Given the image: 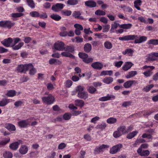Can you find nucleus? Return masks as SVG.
<instances>
[{
    "label": "nucleus",
    "instance_id": "obj_1",
    "mask_svg": "<svg viewBox=\"0 0 158 158\" xmlns=\"http://www.w3.org/2000/svg\"><path fill=\"white\" fill-rule=\"evenodd\" d=\"M138 36L137 35H128L123 37H119L118 39L122 41H128L130 40H134L135 44H139L146 41L147 39V37L142 36H140L139 39Z\"/></svg>",
    "mask_w": 158,
    "mask_h": 158
},
{
    "label": "nucleus",
    "instance_id": "obj_2",
    "mask_svg": "<svg viewBox=\"0 0 158 158\" xmlns=\"http://www.w3.org/2000/svg\"><path fill=\"white\" fill-rule=\"evenodd\" d=\"M74 47L73 45H67L64 46V50L65 52H62L61 54L63 56L74 59L75 58V56L71 53H73L74 52Z\"/></svg>",
    "mask_w": 158,
    "mask_h": 158
},
{
    "label": "nucleus",
    "instance_id": "obj_3",
    "mask_svg": "<svg viewBox=\"0 0 158 158\" xmlns=\"http://www.w3.org/2000/svg\"><path fill=\"white\" fill-rule=\"evenodd\" d=\"M30 15L34 18H40L41 19H45L48 18V16L45 12H42L40 14L38 12L33 11L30 13Z\"/></svg>",
    "mask_w": 158,
    "mask_h": 158
},
{
    "label": "nucleus",
    "instance_id": "obj_4",
    "mask_svg": "<svg viewBox=\"0 0 158 158\" xmlns=\"http://www.w3.org/2000/svg\"><path fill=\"white\" fill-rule=\"evenodd\" d=\"M30 66H32V64L31 63L24 65L19 64L17 67L16 70L18 73H25L28 70V68Z\"/></svg>",
    "mask_w": 158,
    "mask_h": 158
},
{
    "label": "nucleus",
    "instance_id": "obj_5",
    "mask_svg": "<svg viewBox=\"0 0 158 158\" xmlns=\"http://www.w3.org/2000/svg\"><path fill=\"white\" fill-rule=\"evenodd\" d=\"M15 24L14 22H12L9 20L0 21V27L3 28H7L10 29Z\"/></svg>",
    "mask_w": 158,
    "mask_h": 158
},
{
    "label": "nucleus",
    "instance_id": "obj_6",
    "mask_svg": "<svg viewBox=\"0 0 158 158\" xmlns=\"http://www.w3.org/2000/svg\"><path fill=\"white\" fill-rule=\"evenodd\" d=\"M43 102L48 104L53 103L55 101L54 97L51 94H49L47 97H44L42 98Z\"/></svg>",
    "mask_w": 158,
    "mask_h": 158
},
{
    "label": "nucleus",
    "instance_id": "obj_7",
    "mask_svg": "<svg viewBox=\"0 0 158 158\" xmlns=\"http://www.w3.org/2000/svg\"><path fill=\"white\" fill-rule=\"evenodd\" d=\"M65 45V44L63 42L58 41L54 44L53 48L56 50L63 51L64 50Z\"/></svg>",
    "mask_w": 158,
    "mask_h": 158
},
{
    "label": "nucleus",
    "instance_id": "obj_8",
    "mask_svg": "<svg viewBox=\"0 0 158 158\" xmlns=\"http://www.w3.org/2000/svg\"><path fill=\"white\" fill-rule=\"evenodd\" d=\"M30 119H27L21 120L18 122V126L21 128H26L30 126Z\"/></svg>",
    "mask_w": 158,
    "mask_h": 158
},
{
    "label": "nucleus",
    "instance_id": "obj_9",
    "mask_svg": "<svg viewBox=\"0 0 158 158\" xmlns=\"http://www.w3.org/2000/svg\"><path fill=\"white\" fill-rule=\"evenodd\" d=\"M122 144L119 143L112 147L110 150V152L111 154H114L119 151L122 148Z\"/></svg>",
    "mask_w": 158,
    "mask_h": 158
},
{
    "label": "nucleus",
    "instance_id": "obj_10",
    "mask_svg": "<svg viewBox=\"0 0 158 158\" xmlns=\"http://www.w3.org/2000/svg\"><path fill=\"white\" fill-rule=\"evenodd\" d=\"M64 6L63 3H57L52 6V10L55 12H58L62 9Z\"/></svg>",
    "mask_w": 158,
    "mask_h": 158
},
{
    "label": "nucleus",
    "instance_id": "obj_11",
    "mask_svg": "<svg viewBox=\"0 0 158 158\" xmlns=\"http://www.w3.org/2000/svg\"><path fill=\"white\" fill-rule=\"evenodd\" d=\"M143 69H150L147 71L143 72V74L145 76L148 77H150L152 74L151 71L155 69V67L153 66L145 65L142 68Z\"/></svg>",
    "mask_w": 158,
    "mask_h": 158
},
{
    "label": "nucleus",
    "instance_id": "obj_12",
    "mask_svg": "<svg viewBox=\"0 0 158 158\" xmlns=\"http://www.w3.org/2000/svg\"><path fill=\"white\" fill-rule=\"evenodd\" d=\"M158 57V52H152L148 54L146 58L148 61H154L156 59V57Z\"/></svg>",
    "mask_w": 158,
    "mask_h": 158
},
{
    "label": "nucleus",
    "instance_id": "obj_13",
    "mask_svg": "<svg viewBox=\"0 0 158 158\" xmlns=\"http://www.w3.org/2000/svg\"><path fill=\"white\" fill-rule=\"evenodd\" d=\"M117 131H115L113 133V136L117 138L120 137L122 134L127 132L126 129H117Z\"/></svg>",
    "mask_w": 158,
    "mask_h": 158
},
{
    "label": "nucleus",
    "instance_id": "obj_14",
    "mask_svg": "<svg viewBox=\"0 0 158 158\" xmlns=\"http://www.w3.org/2000/svg\"><path fill=\"white\" fill-rule=\"evenodd\" d=\"M13 40L11 38L9 37L7 39H5L1 42V43L4 46L7 47L10 46L11 44L12 43Z\"/></svg>",
    "mask_w": 158,
    "mask_h": 158
},
{
    "label": "nucleus",
    "instance_id": "obj_15",
    "mask_svg": "<svg viewBox=\"0 0 158 158\" xmlns=\"http://www.w3.org/2000/svg\"><path fill=\"white\" fill-rule=\"evenodd\" d=\"M115 98V97L112 94H107L106 96H104L98 99L99 100L101 101H106L114 99Z\"/></svg>",
    "mask_w": 158,
    "mask_h": 158
},
{
    "label": "nucleus",
    "instance_id": "obj_16",
    "mask_svg": "<svg viewBox=\"0 0 158 158\" xmlns=\"http://www.w3.org/2000/svg\"><path fill=\"white\" fill-rule=\"evenodd\" d=\"M91 66L95 69L100 70L102 69L103 65L101 63L96 62L92 64Z\"/></svg>",
    "mask_w": 158,
    "mask_h": 158
},
{
    "label": "nucleus",
    "instance_id": "obj_17",
    "mask_svg": "<svg viewBox=\"0 0 158 158\" xmlns=\"http://www.w3.org/2000/svg\"><path fill=\"white\" fill-rule=\"evenodd\" d=\"M85 5L90 8H94L96 6V2L92 0H89L85 1Z\"/></svg>",
    "mask_w": 158,
    "mask_h": 158
},
{
    "label": "nucleus",
    "instance_id": "obj_18",
    "mask_svg": "<svg viewBox=\"0 0 158 158\" xmlns=\"http://www.w3.org/2000/svg\"><path fill=\"white\" fill-rule=\"evenodd\" d=\"M137 83V82L135 81L129 80L125 82L123 84V86L126 88H128L131 87L133 84Z\"/></svg>",
    "mask_w": 158,
    "mask_h": 158
},
{
    "label": "nucleus",
    "instance_id": "obj_19",
    "mask_svg": "<svg viewBox=\"0 0 158 158\" xmlns=\"http://www.w3.org/2000/svg\"><path fill=\"white\" fill-rule=\"evenodd\" d=\"M88 96V93L86 91H84L81 93L78 92L77 93V96L78 98L84 100L87 98Z\"/></svg>",
    "mask_w": 158,
    "mask_h": 158
},
{
    "label": "nucleus",
    "instance_id": "obj_20",
    "mask_svg": "<svg viewBox=\"0 0 158 158\" xmlns=\"http://www.w3.org/2000/svg\"><path fill=\"white\" fill-rule=\"evenodd\" d=\"M81 13L80 11H74L72 14L73 17H74L75 18L83 20L84 18L83 16H81Z\"/></svg>",
    "mask_w": 158,
    "mask_h": 158
},
{
    "label": "nucleus",
    "instance_id": "obj_21",
    "mask_svg": "<svg viewBox=\"0 0 158 158\" xmlns=\"http://www.w3.org/2000/svg\"><path fill=\"white\" fill-rule=\"evenodd\" d=\"M134 64L131 62H127L122 67V69L125 71L129 69Z\"/></svg>",
    "mask_w": 158,
    "mask_h": 158
},
{
    "label": "nucleus",
    "instance_id": "obj_22",
    "mask_svg": "<svg viewBox=\"0 0 158 158\" xmlns=\"http://www.w3.org/2000/svg\"><path fill=\"white\" fill-rule=\"evenodd\" d=\"M22 141L21 140H19L18 142H15L11 144L9 147L12 150H15L18 148L19 145L21 143Z\"/></svg>",
    "mask_w": 158,
    "mask_h": 158
},
{
    "label": "nucleus",
    "instance_id": "obj_23",
    "mask_svg": "<svg viewBox=\"0 0 158 158\" xmlns=\"http://www.w3.org/2000/svg\"><path fill=\"white\" fill-rule=\"evenodd\" d=\"M13 101L14 100L11 99L3 98L2 101H0V106H4L9 102Z\"/></svg>",
    "mask_w": 158,
    "mask_h": 158
},
{
    "label": "nucleus",
    "instance_id": "obj_24",
    "mask_svg": "<svg viewBox=\"0 0 158 158\" xmlns=\"http://www.w3.org/2000/svg\"><path fill=\"white\" fill-rule=\"evenodd\" d=\"M28 149L27 147L25 145H22L19 149V152L22 154H25L27 152Z\"/></svg>",
    "mask_w": 158,
    "mask_h": 158
},
{
    "label": "nucleus",
    "instance_id": "obj_25",
    "mask_svg": "<svg viewBox=\"0 0 158 158\" xmlns=\"http://www.w3.org/2000/svg\"><path fill=\"white\" fill-rule=\"evenodd\" d=\"M92 49L91 44L89 43L85 44L84 47V50L85 52L86 53L89 52Z\"/></svg>",
    "mask_w": 158,
    "mask_h": 158
},
{
    "label": "nucleus",
    "instance_id": "obj_26",
    "mask_svg": "<svg viewBox=\"0 0 158 158\" xmlns=\"http://www.w3.org/2000/svg\"><path fill=\"white\" fill-rule=\"evenodd\" d=\"M137 72L135 71H131L129 72L126 75L125 77L127 78L133 77L137 75Z\"/></svg>",
    "mask_w": 158,
    "mask_h": 158
},
{
    "label": "nucleus",
    "instance_id": "obj_27",
    "mask_svg": "<svg viewBox=\"0 0 158 158\" xmlns=\"http://www.w3.org/2000/svg\"><path fill=\"white\" fill-rule=\"evenodd\" d=\"M113 81V78L110 77H106L102 80V81L103 82L109 84L111 83Z\"/></svg>",
    "mask_w": 158,
    "mask_h": 158
},
{
    "label": "nucleus",
    "instance_id": "obj_28",
    "mask_svg": "<svg viewBox=\"0 0 158 158\" xmlns=\"http://www.w3.org/2000/svg\"><path fill=\"white\" fill-rule=\"evenodd\" d=\"M24 44L23 42H21L17 45L13 44L11 46V47H12V48L13 50H16L20 49L23 45Z\"/></svg>",
    "mask_w": 158,
    "mask_h": 158
},
{
    "label": "nucleus",
    "instance_id": "obj_29",
    "mask_svg": "<svg viewBox=\"0 0 158 158\" xmlns=\"http://www.w3.org/2000/svg\"><path fill=\"white\" fill-rule=\"evenodd\" d=\"M16 95V92L15 90H10L8 91L6 95L9 97H12Z\"/></svg>",
    "mask_w": 158,
    "mask_h": 158
},
{
    "label": "nucleus",
    "instance_id": "obj_30",
    "mask_svg": "<svg viewBox=\"0 0 158 158\" xmlns=\"http://www.w3.org/2000/svg\"><path fill=\"white\" fill-rule=\"evenodd\" d=\"M138 133V132L136 131L130 132L127 135V138L129 139H131L136 135Z\"/></svg>",
    "mask_w": 158,
    "mask_h": 158
},
{
    "label": "nucleus",
    "instance_id": "obj_31",
    "mask_svg": "<svg viewBox=\"0 0 158 158\" xmlns=\"http://www.w3.org/2000/svg\"><path fill=\"white\" fill-rule=\"evenodd\" d=\"M75 104L78 106L82 107L85 103L82 100L77 99L75 101Z\"/></svg>",
    "mask_w": 158,
    "mask_h": 158
},
{
    "label": "nucleus",
    "instance_id": "obj_32",
    "mask_svg": "<svg viewBox=\"0 0 158 158\" xmlns=\"http://www.w3.org/2000/svg\"><path fill=\"white\" fill-rule=\"evenodd\" d=\"M142 1L141 0H136L134 2V5L135 8L138 10H140L141 9L139 6L141 5Z\"/></svg>",
    "mask_w": 158,
    "mask_h": 158
},
{
    "label": "nucleus",
    "instance_id": "obj_33",
    "mask_svg": "<svg viewBox=\"0 0 158 158\" xmlns=\"http://www.w3.org/2000/svg\"><path fill=\"white\" fill-rule=\"evenodd\" d=\"M50 17L56 21H59L61 19L60 16L57 14H52L50 16Z\"/></svg>",
    "mask_w": 158,
    "mask_h": 158
},
{
    "label": "nucleus",
    "instance_id": "obj_34",
    "mask_svg": "<svg viewBox=\"0 0 158 158\" xmlns=\"http://www.w3.org/2000/svg\"><path fill=\"white\" fill-rule=\"evenodd\" d=\"M132 24L131 23L120 24V28L123 29H130L132 27Z\"/></svg>",
    "mask_w": 158,
    "mask_h": 158
},
{
    "label": "nucleus",
    "instance_id": "obj_35",
    "mask_svg": "<svg viewBox=\"0 0 158 158\" xmlns=\"http://www.w3.org/2000/svg\"><path fill=\"white\" fill-rule=\"evenodd\" d=\"M154 86L153 84L148 85L145 86L143 89V91L145 92H147L150 91L151 89Z\"/></svg>",
    "mask_w": 158,
    "mask_h": 158
},
{
    "label": "nucleus",
    "instance_id": "obj_36",
    "mask_svg": "<svg viewBox=\"0 0 158 158\" xmlns=\"http://www.w3.org/2000/svg\"><path fill=\"white\" fill-rule=\"evenodd\" d=\"M79 1V0H68L67 3L70 5L74 6L77 4Z\"/></svg>",
    "mask_w": 158,
    "mask_h": 158
},
{
    "label": "nucleus",
    "instance_id": "obj_37",
    "mask_svg": "<svg viewBox=\"0 0 158 158\" xmlns=\"http://www.w3.org/2000/svg\"><path fill=\"white\" fill-rule=\"evenodd\" d=\"M147 44L148 45H158V39L150 40L148 41Z\"/></svg>",
    "mask_w": 158,
    "mask_h": 158
},
{
    "label": "nucleus",
    "instance_id": "obj_38",
    "mask_svg": "<svg viewBox=\"0 0 158 158\" xmlns=\"http://www.w3.org/2000/svg\"><path fill=\"white\" fill-rule=\"evenodd\" d=\"M28 5L31 8L33 9L35 7V4L33 0H26Z\"/></svg>",
    "mask_w": 158,
    "mask_h": 158
},
{
    "label": "nucleus",
    "instance_id": "obj_39",
    "mask_svg": "<svg viewBox=\"0 0 158 158\" xmlns=\"http://www.w3.org/2000/svg\"><path fill=\"white\" fill-rule=\"evenodd\" d=\"M104 44L105 47L107 49H110L112 48L113 47L112 44L109 41L105 42Z\"/></svg>",
    "mask_w": 158,
    "mask_h": 158
},
{
    "label": "nucleus",
    "instance_id": "obj_40",
    "mask_svg": "<svg viewBox=\"0 0 158 158\" xmlns=\"http://www.w3.org/2000/svg\"><path fill=\"white\" fill-rule=\"evenodd\" d=\"M117 119L114 117H110L106 120V122L110 124H114L117 122Z\"/></svg>",
    "mask_w": 158,
    "mask_h": 158
},
{
    "label": "nucleus",
    "instance_id": "obj_41",
    "mask_svg": "<svg viewBox=\"0 0 158 158\" xmlns=\"http://www.w3.org/2000/svg\"><path fill=\"white\" fill-rule=\"evenodd\" d=\"M134 52L131 49H127L122 52L123 54L125 55L127 54L129 56H132Z\"/></svg>",
    "mask_w": 158,
    "mask_h": 158
},
{
    "label": "nucleus",
    "instance_id": "obj_42",
    "mask_svg": "<svg viewBox=\"0 0 158 158\" xmlns=\"http://www.w3.org/2000/svg\"><path fill=\"white\" fill-rule=\"evenodd\" d=\"M120 24L117 23L116 22H114L113 24L111 25V28L110 31L112 32V30H114L115 29H116L118 27L120 28Z\"/></svg>",
    "mask_w": 158,
    "mask_h": 158
},
{
    "label": "nucleus",
    "instance_id": "obj_43",
    "mask_svg": "<svg viewBox=\"0 0 158 158\" xmlns=\"http://www.w3.org/2000/svg\"><path fill=\"white\" fill-rule=\"evenodd\" d=\"M61 13L64 15L69 16L71 15L72 11L70 10H63L61 11Z\"/></svg>",
    "mask_w": 158,
    "mask_h": 158
},
{
    "label": "nucleus",
    "instance_id": "obj_44",
    "mask_svg": "<svg viewBox=\"0 0 158 158\" xmlns=\"http://www.w3.org/2000/svg\"><path fill=\"white\" fill-rule=\"evenodd\" d=\"M3 156L4 158H12L13 155L10 152L6 151L3 153Z\"/></svg>",
    "mask_w": 158,
    "mask_h": 158
},
{
    "label": "nucleus",
    "instance_id": "obj_45",
    "mask_svg": "<svg viewBox=\"0 0 158 158\" xmlns=\"http://www.w3.org/2000/svg\"><path fill=\"white\" fill-rule=\"evenodd\" d=\"M113 74V71L112 70L109 71H103L100 74L101 76L109 75L111 76Z\"/></svg>",
    "mask_w": 158,
    "mask_h": 158
},
{
    "label": "nucleus",
    "instance_id": "obj_46",
    "mask_svg": "<svg viewBox=\"0 0 158 158\" xmlns=\"http://www.w3.org/2000/svg\"><path fill=\"white\" fill-rule=\"evenodd\" d=\"M87 90L90 94H93L97 91V89L93 86H89L88 87Z\"/></svg>",
    "mask_w": 158,
    "mask_h": 158
},
{
    "label": "nucleus",
    "instance_id": "obj_47",
    "mask_svg": "<svg viewBox=\"0 0 158 158\" xmlns=\"http://www.w3.org/2000/svg\"><path fill=\"white\" fill-rule=\"evenodd\" d=\"M28 70H29V74L31 75H34L36 72V69L34 68L33 65L32 64V66H30L29 67Z\"/></svg>",
    "mask_w": 158,
    "mask_h": 158
},
{
    "label": "nucleus",
    "instance_id": "obj_48",
    "mask_svg": "<svg viewBox=\"0 0 158 158\" xmlns=\"http://www.w3.org/2000/svg\"><path fill=\"white\" fill-rule=\"evenodd\" d=\"M94 35L99 39L107 38V35L103 33H95Z\"/></svg>",
    "mask_w": 158,
    "mask_h": 158
},
{
    "label": "nucleus",
    "instance_id": "obj_49",
    "mask_svg": "<svg viewBox=\"0 0 158 158\" xmlns=\"http://www.w3.org/2000/svg\"><path fill=\"white\" fill-rule=\"evenodd\" d=\"M71 114L70 113H65L63 116V119L66 120L70 119L71 117Z\"/></svg>",
    "mask_w": 158,
    "mask_h": 158
},
{
    "label": "nucleus",
    "instance_id": "obj_50",
    "mask_svg": "<svg viewBox=\"0 0 158 158\" xmlns=\"http://www.w3.org/2000/svg\"><path fill=\"white\" fill-rule=\"evenodd\" d=\"M23 15V14L22 13H12L11 14L12 17L14 18L21 17Z\"/></svg>",
    "mask_w": 158,
    "mask_h": 158
},
{
    "label": "nucleus",
    "instance_id": "obj_51",
    "mask_svg": "<svg viewBox=\"0 0 158 158\" xmlns=\"http://www.w3.org/2000/svg\"><path fill=\"white\" fill-rule=\"evenodd\" d=\"M78 56L80 58L83 60L85 59L88 57V55L87 54L83 52H79L78 54Z\"/></svg>",
    "mask_w": 158,
    "mask_h": 158
},
{
    "label": "nucleus",
    "instance_id": "obj_52",
    "mask_svg": "<svg viewBox=\"0 0 158 158\" xmlns=\"http://www.w3.org/2000/svg\"><path fill=\"white\" fill-rule=\"evenodd\" d=\"M95 15H106V12L100 10H98L95 11Z\"/></svg>",
    "mask_w": 158,
    "mask_h": 158
},
{
    "label": "nucleus",
    "instance_id": "obj_53",
    "mask_svg": "<svg viewBox=\"0 0 158 158\" xmlns=\"http://www.w3.org/2000/svg\"><path fill=\"white\" fill-rule=\"evenodd\" d=\"M24 103V102L21 100L17 101L14 103V105L16 107L22 106V104Z\"/></svg>",
    "mask_w": 158,
    "mask_h": 158
},
{
    "label": "nucleus",
    "instance_id": "obj_54",
    "mask_svg": "<svg viewBox=\"0 0 158 158\" xmlns=\"http://www.w3.org/2000/svg\"><path fill=\"white\" fill-rule=\"evenodd\" d=\"M73 82L69 79L67 80L65 83V86L67 88H69L72 85Z\"/></svg>",
    "mask_w": 158,
    "mask_h": 158
},
{
    "label": "nucleus",
    "instance_id": "obj_55",
    "mask_svg": "<svg viewBox=\"0 0 158 158\" xmlns=\"http://www.w3.org/2000/svg\"><path fill=\"white\" fill-rule=\"evenodd\" d=\"M74 70L75 71V74L79 73L78 76L79 77H81L82 75L80 73L81 72V69L79 67H76L74 69Z\"/></svg>",
    "mask_w": 158,
    "mask_h": 158
},
{
    "label": "nucleus",
    "instance_id": "obj_56",
    "mask_svg": "<svg viewBox=\"0 0 158 158\" xmlns=\"http://www.w3.org/2000/svg\"><path fill=\"white\" fill-rule=\"evenodd\" d=\"M6 128H15V126L13 124L10 123H6L5 125Z\"/></svg>",
    "mask_w": 158,
    "mask_h": 158
},
{
    "label": "nucleus",
    "instance_id": "obj_57",
    "mask_svg": "<svg viewBox=\"0 0 158 158\" xmlns=\"http://www.w3.org/2000/svg\"><path fill=\"white\" fill-rule=\"evenodd\" d=\"M123 63V62L122 61H115L114 63V65L117 68H120Z\"/></svg>",
    "mask_w": 158,
    "mask_h": 158
},
{
    "label": "nucleus",
    "instance_id": "obj_58",
    "mask_svg": "<svg viewBox=\"0 0 158 158\" xmlns=\"http://www.w3.org/2000/svg\"><path fill=\"white\" fill-rule=\"evenodd\" d=\"M131 103L132 102L131 101H125L123 102L122 104V106L123 107H127V106H130Z\"/></svg>",
    "mask_w": 158,
    "mask_h": 158
},
{
    "label": "nucleus",
    "instance_id": "obj_59",
    "mask_svg": "<svg viewBox=\"0 0 158 158\" xmlns=\"http://www.w3.org/2000/svg\"><path fill=\"white\" fill-rule=\"evenodd\" d=\"M84 88L83 86L79 85L76 87V90L78 92H81L84 91Z\"/></svg>",
    "mask_w": 158,
    "mask_h": 158
},
{
    "label": "nucleus",
    "instance_id": "obj_60",
    "mask_svg": "<svg viewBox=\"0 0 158 158\" xmlns=\"http://www.w3.org/2000/svg\"><path fill=\"white\" fill-rule=\"evenodd\" d=\"M44 8L46 9H49L50 8L51 6V4L49 2H46L43 5Z\"/></svg>",
    "mask_w": 158,
    "mask_h": 158
},
{
    "label": "nucleus",
    "instance_id": "obj_61",
    "mask_svg": "<svg viewBox=\"0 0 158 158\" xmlns=\"http://www.w3.org/2000/svg\"><path fill=\"white\" fill-rule=\"evenodd\" d=\"M150 154V152L148 150H143L141 154V156H148Z\"/></svg>",
    "mask_w": 158,
    "mask_h": 158
},
{
    "label": "nucleus",
    "instance_id": "obj_62",
    "mask_svg": "<svg viewBox=\"0 0 158 158\" xmlns=\"http://www.w3.org/2000/svg\"><path fill=\"white\" fill-rule=\"evenodd\" d=\"M138 20L140 22L144 23H148V22L146 21L144 17L140 16L138 17L137 18Z\"/></svg>",
    "mask_w": 158,
    "mask_h": 158
},
{
    "label": "nucleus",
    "instance_id": "obj_63",
    "mask_svg": "<svg viewBox=\"0 0 158 158\" xmlns=\"http://www.w3.org/2000/svg\"><path fill=\"white\" fill-rule=\"evenodd\" d=\"M93 59L92 58H87L83 60V61L85 63L88 64L92 62L93 61Z\"/></svg>",
    "mask_w": 158,
    "mask_h": 158
},
{
    "label": "nucleus",
    "instance_id": "obj_64",
    "mask_svg": "<svg viewBox=\"0 0 158 158\" xmlns=\"http://www.w3.org/2000/svg\"><path fill=\"white\" fill-rule=\"evenodd\" d=\"M153 112L150 110H145L143 112V114L145 116H149Z\"/></svg>",
    "mask_w": 158,
    "mask_h": 158
}]
</instances>
